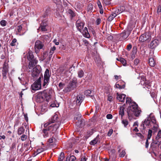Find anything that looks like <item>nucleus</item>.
<instances>
[{"mask_svg":"<svg viewBox=\"0 0 161 161\" xmlns=\"http://www.w3.org/2000/svg\"><path fill=\"white\" fill-rule=\"evenodd\" d=\"M85 24L83 20L78 17L75 23L76 27L77 30L81 33L85 37L89 38L90 36L88 32L87 28L86 27L83 30Z\"/></svg>","mask_w":161,"mask_h":161,"instance_id":"f257e3e1","label":"nucleus"},{"mask_svg":"<svg viewBox=\"0 0 161 161\" xmlns=\"http://www.w3.org/2000/svg\"><path fill=\"white\" fill-rule=\"evenodd\" d=\"M132 103V104L129 106L127 108V114L129 119L130 117H132L134 116L139 117L142 112L140 108L136 103Z\"/></svg>","mask_w":161,"mask_h":161,"instance_id":"f03ea898","label":"nucleus"},{"mask_svg":"<svg viewBox=\"0 0 161 161\" xmlns=\"http://www.w3.org/2000/svg\"><path fill=\"white\" fill-rule=\"evenodd\" d=\"M52 94V91L51 89L44 90L43 91L40 92L37 94V100L40 102H43L44 100L49 102L51 99Z\"/></svg>","mask_w":161,"mask_h":161,"instance_id":"7ed1b4c3","label":"nucleus"},{"mask_svg":"<svg viewBox=\"0 0 161 161\" xmlns=\"http://www.w3.org/2000/svg\"><path fill=\"white\" fill-rule=\"evenodd\" d=\"M59 122L58 123V124L55 125V126H53L50 125L48 128L44 129L42 130L44 137H47L48 136V131L52 134H55L57 129L59 128Z\"/></svg>","mask_w":161,"mask_h":161,"instance_id":"20e7f679","label":"nucleus"},{"mask_svg":"<svg viewBox=\"0 0 161 161\" xmlns=\"http://www.w3.org/2000/svg\"><path fill=\"white\" fill-rule=\"evenodd\" d=\"M27 58L30 61L29 68L31 69L37 64V60L34 57L33 53L31 51H29L27 53Z\"/></svg>","mask_w":161,"mask_h":161,"instance_id":"39448f33","label":"nucleus"},{"mask_svg":"<svg viewBox=\"0 0 161 161\" xmlns=\"http://www.w3.org/2000/svg\"><path fill=\"white\" fill-rule=\"evenodd\" d=\"M77 80L76 78H74L71 81L66 87L64 91L66 92H68L73 90L76 87Z\"/></svg>","mask_w":161,"mask_h":161,"instance_id":"423d86ee","label":"nucleus"},{"mask_svg":"<svg viewBox=\"0 0 161 161\" xmlns=\"http://www.w3.org/2000/svg\"><path fill=\"white\" fill-rule=\"evenodd\" d=\"M51 75V71L48 69H46L44 73V79L42 84V86L44 88H45V86L46 85H48Z\"/></svg>","mask_w":161,"mask_h":161,"instance_id":"0eeeda50","label":"nucleus"},{"mask_svg":"<svg viewBox=\"0 0 161 161\" xmlns=\"http://www.w3.org/2000/svg\"><path fill=\"white\" fill-rule=\"evenodd\" d=\"M41 77L40 76L38 80L31 85V89L32 90L35 91L41 88Z\"/></svg>","mask_w":161,"mask_h":161,"instance_id":"6e6552de","label":"nucleus"},{"mask_svg":"<svg viewBox=\"0 0 161 161\" xmlns=\"http://www.w3.org/2000/svg\"><path fill=\"white\" fill-rule=\"evenodd\" d=\"M77 116L78 117H75V119L78 120L76 122V125L78 127H82L84 125L85 121L83 119L81 118V115L80 114L78 113Z\"/></svg>","mask_w":161,"mask_h":161,"instance_id":"1a4fd4ad","label":"nucleus"},{"mask_svg":"<svg viewBox=\"0 0 161 161\" xmlns=\"http://www.w3.org/2000/svg\"><path fill=\"white\" fill-rule=\"evenodd\" d=\"M8 72V64L5 62L3 66L2 76L3 79L6 80L7 78V75Z\"/></svg>","mask_w":161,"mask_h":161,"instance_id":"9d476101","label":"nucleus"},{"mask_svg":"<svg viewBox=\"0 0 161 161\" xmlns=\"http://www.w3.org/2000/svg\"><path fill=\"white\" fill-rule=\"evenodd\" d=\"M49 121L51 122V123H55L54 124H53L51 125L50 126H55V125L58 124V123L59 122V126L61 122L59 121L58 116L57 114H55L53 116L51 119H50Z\"/></svg>","mask_w":161,"mask_h":161,"instance_id":"9b49d317","label":"nucleus"},{"mask_svg":"<svg viewBox=\"0 0 161 161\" xmlns=\"http://www.w3.org/2000/svg\"><path fill=\"white\" fill-rule=\"evenodd\" d=\"M151 120H150V116H149L146 118L144 121H143L141 125L142 128L141 129L143 130H145L146 127L145 125L147 126H149L150 125Z\"/></svg>","mask_w":161,"mask_h":161,"instance_id":"f8f14e48","label":"nucleus"},{"mask_svg":"<svg viewBox=\"0 0 161 161\" xmlns=\"http://www.w3.org/2000/svg\"><path fill=\"white\" fill-rule=\"evenodd\" d=\"M44 46L42 42L40 41H37L35 45V52L36 53H39L40 49H42Z\"/></svg>","mask_w":161,"mask_h":161,"instance_id":"ddd939ff","label":"nucleus"},{"mask_svg":"<svg viewBox=\"0 0 161 161\" xmlns=\"http://www.w3.org/2000/svg\"><path fill=\"white\" fill-rule=\"evenodd\" d=\"M151 36L149 34L147 33H145L139 37V40L142 42L148 41L150 39Z\"/></svg>","mask_w":161,"mask_h":161,"instance_id":"4468645a","label":"nucleus"},{"mask_svg":"<svg viewBox=\"0 0 161 161\" xmlns=\"http://www.w3.org/2000/svg\"><path fill=\"white\" fill-rule=\"evenodd\" d=\"M130 32L129 31H124L122 33L120 34V37L119 39L120 41L124 40L126 39L130 35Z\"/></svg>","mask_w":161,"mask_h":161,"instance_id":"2eb2a0df","label":"nucleus"},{"mask_svg":"<svg viewBox=\"0 0 161 161\" xmlns=\"http://www.w3.org/2000/svg\"><path fill=\"white\" fill-rule=\"evenodd\" d=\"M159 42L157 39L153 40L148 45V47L152 49H155L158 45Z\"/></svg>","mask_w":161,"mask_h":161,"instance_id":"dca6fc26","label":"nucleus"},{"mask_svg":"<svg viewBox=\"0 0 161 161\" xmlns=\"http://www.w3.org/2000/svg\"><path fill=\"white\" fill-rule=\"evenodd\" d=\"M85 97L82 94H79L78 95L75 101L76 102V103L78 106H80L81 103L84 100Z\"/></svg>","mask_w":161,"mask_h":161,"instance_id":"f3484780","label":"nucleus"},{"mask_svg":"<svg viewBox=\"0 0 161 161\" xmlns=\"http://www.w3.org/2000/svg\"><path fill=\"white\" fill-rule=\"evenodd\" d=\"M40 73V70L37 67L34 68L32 73V76L34 79H36L38 77Z\"/></svg>","mask_w":161,"mask_h":161,"instance_id":"a211bd4d","label":"nucleus"},{"mask_svg":"<svg viewBox=\"0 0 161 161\" xmlns=\"http://www.w3.org/2000/svg\"><path fill=\"white\" fill-rule=\"evenodd\" d=\"M66 13L69 16L71 19H72L76 15L75 12L70 9H67L66 10Z\"/></svg>","mask_w":161,"mask_h":161,"instance_id":"6ab92c4d","label":"nucleus"},{"mask_svg":"<svg viewBox=\"0 0 161 161\" xmlns=\"http://www.w3.org/2000/svg\"><path fill=\"white\" fill-rule=\"evenodd\" d=\"M152 133V131L151 130L149 129L148 131V133L147 134V138L146 140L145 147L146 148H147L149 146L148 140L150 139L151 138Z\"/></svg>","mask_w":161,"mask_h":161,"instance_id":"aec40b11","label":"nucleus"},{"mask_svg":"<svg viewBox=\"0 0 161 161\" xmlns=\"http://www.w3.org/2000/svg\"><path fill=\"white\" fill-rule=\"evenodd\" d=\"M117 99L119 100V101L121 102H125V99L126 97V95L124 94H119L118 93L117 94Z\"/></svg>","mask_w":161,"mask_h":161,"instance_id":"412c9836","label":"nucleus"},{"mask_svg":"<svg viewBox=\"0 0 161 161\" xmlns=\"http://www.w3.org/2000/svg\"><path fill=\"white\" fill-rule=\"evenodd\" d=\"M85 94L86 96H90L91 98H93V93L92 92L91 90H88L85 91Z\"/></svg>","mask_w":161,"mask_h":161,"instance_id":"4be33fe9","label":"nucleus"},{"mask_svg":"<svg viewBox=\"0 0 161 161\" xmlns=\"http://www.w3.org/2000/svg\"><path fill=\"white\" fill-rule=\"evenodd\" d=\"M25 130L23 126L19 127L18 129L17 133L19 135H21L23 134L25 132Z\"/></svg>","mask_w":161,"mask_h":161,"instance_id":"5701e85b","label":"nucleus"},{"mask_svg":"<svg viewBox=\"0 0 161 161\" xmlns=\"http://www.w3.org/2000/svg\"><path fill=\"white\" fill-rule=\"evenodd\" d=\"M149 63L151 67H154L156 64L154 59L153 58H149Z\"/></svg>","mask_w":161,"mask_h":161,"instance_id":"b1692460","label":"nucleus"},{"mask_svg":"<svg viewBox=\"0 0 161 161\" xmlns=\"http://www.w3.org/2000/svg\"><path fill=\"white\" fill-rule=\"evenodd\" d=\"M99 135L95 138L93 140L90 142V144L91 145H94L97 143L98 140Z\"/></svg>","mask_w":161,"mask_h":161,"instance_id":"393cba45","label":"nucleus"},{"mask_svg":"<svg viewBox=\"0 0 161 161\" xmlns=\"http://www.w3.org/2000/svg\"><path fill=\"white\" fill-rule=\"evenodd\" d=\"M124 84L122 86L120 85L119 84L117 83L115 84V87L117 88H119V89H124L125 87V83L124 82H122Z\"/></svg>","mask_w":161,"mask_h":161,"instance_id":"a878e982","label":"nucleus"},{"mask_svg":"<svg viewBox=\"0 0 161 161\" xmlns=\"http://www.w3.org/2000/svg\"><path fill=\"white\" fill-rule=\"evenodd\" d=\"M67 160L69 161H75L76 159V157L74 155H70L69 156H68L67 157Z\"/></svg>","mask_w":161,"mask_h":161,"instance_id":"bb28decb","label":"nucleus"},{"mask_svg":"<svg viewBox=\"0 0 161 161\" xmlns=\"http://www.w3.org/2000/svg\"><path fill=\"white\" fill-rule=\"evenodd\" d=\"M116 16V14L112 12L111 14L108 17V20L109 22H111Z\"/></svg>","mask_w":161,"mask_h":161,"instance_id":"cd10ccee","label":"nucleus"},{"mask_svg":"<svg viewBox=\"0 0 161 161\" xmlns=\"http://www.w3.org/2000/svg\"><path fill=\"white\" fill-rule=\"evenodd\" d=\"M124 108L123 106L120 107L119 110V114L121 116V118H122L124 115Z\"/></svg>","mask_w":161,"mask_h":161,"instance_id":"c85d7f7f","label":"nucleus"},{"mask_svg":"<svg viewBox=\"0 0 161 161\" xmlns=\"http://www.w3.org/2000/svg\"><path fill=\"white\" fill-rule=\"evenodd\" d=\"M126 103L127 104H128L129 106L131 104H132V103H136L135 102L133 101L130 97H127L126 98Z\"/></svg>","mask_w":161,"mask_h":161,"instance_id":"c756f323","label":"nucleus"},{"mask_svg":"<svg viewBox=\"0 0 161 161\" xmlns=\"http://www.w3.org/2000/svg\"><path fill=\"white\" fill-rule=\"evenodd\" d=\"M77 74L79 77L82 78L84 76V73L82 69H80L78 71Z\"/></svg>","mask_w":161,"mask_h":161,"instance_id":"7c9ffc66","label":"nucleus"},{"mask_svg":"<svg viewBox=\"0 0 161 161\" xmlns=\"http://www.w3.org/2000/svg\"><path fill=\"white\" fill-rule=\"evenodd\" d=\"M56 142V139L53 136L50 138L48 140V142L50 144L53 145Z\"/></svg>","mask_w":161,"mask_h":161,"instance_id":"2f4dec72","label":"nucleus"},{"mask_svg":"<svg viewBox=\"0 0 161 161\" xmlns=\"http://www.w3.org/2000/svg\"><path fill=\"white\" fill-rule=\"evenodd\" d=\"M22 27L21 25H18L17 26V31H16L17 35H20V33L22 30Z\"/></svg>","mask_w":161,"mask_h":161,"instance_id":"473e14b6","label":"nucleus"},{"mask_svg":"<svg viewBox=\"0 0 161 161\" xmlns=\"http://www.w3.org/2000/svg\"><path fill=\"white\" fill-rule=\"evenodd\" d=\"M87 10L88 12H92L93 10V7L92 4L90 3H89L87 8Z\"/></svg>","mask_w":161,"mask_h":161,"instance_id":"72a5a7b5","label":"nucleus"},{"mask_svg":"<svg viewBox=\"0 0 161 161\" xmlns=\"http://www.w3.org/2000/svg\"><path fill=\"white\" fill-rule=\"evenodd\" d=\"M117 60L120 61L124 66H125L126 64V62L125 59L123 58H120L119 59L117 58Z\"/></svg>","mask_w":161,"mask_h":161,"instance_id":"f704fd0d","label":"nucleus"},{"mask_svg":"<svg viewBox=\"0 0 161 161\" xmlns=\"http://www.w3.org/2000/svg\"><path fill=\"white\" fill-rule=\"evenodd\" d=\"M137 53V48L136 46H134L132 51V55L135 57V55Z\"/></svg>","mask_w":161,"mask_h":161,"instance_id":"c9c22d12","label":"nucleus"},{"mask_svg":"<svg viewBox=\"0 0 161 161\" xmlns=\"http://www.w3.org/2000/svg\"><path fill=\"white\" fill-rule=\"evenodd\" d=\"M64 158V154L63 152H61L58 158V161H62Z\"/></svg>","mask_w":161,"mask_h":161,"instance_id":"e433bc0d","label":"nucleus"},{"mask_svg":"<svg viewBox=\"0 0 161 161\" xmlns=\"http://www.w3.org/2000/svg\"><path fill=\"white\" fill-rule=\"evenodd\" d=\"M160 138H161V130H159L158 132L157 136L155 138V139L157 142H158V140Z\"/></svg>","mask_w":161,"mask_h":161,"instance_id":"4c0bfd02","label":"nucleus"},{"mask_svg":"<svg viewBox=\"0 0 161 161\" xmlns=\"http://www.w3.org/2000/svg\"><path fill=\"white\" fill-rule=\"evenodd\" d=\"M151 122L154 124H156V120L155 117L154 116H153L151 117L150 116Z\"/></svg>","mask_w":161,"mask_h":161,"instance_id":"58836bf2","label":"nucleus"},{"mask_svg":"<svg viewBox=\"0 0 161 161\" xmlns=\"http://www.w3.org/2000/svg\"><path fill=\"white\" fill-rule=\"evenodd\" d=\"M123 9H122V10L121 11V10H119V9H118L116 10H115L114 12H113V13L115 14H116V16H117V15L120 13L122 12L124 10V9L123 10Z\"/></svg>","mask_w":161,"mask_h":161,"instance_id":"ea45409f","label":"nucleus"},{"mask_svg":"<svg viewBox=\"0 0 161 161\" xmlns=\"http://www.w3.org/2000/svg\"><path fill=\"white\" fill-rule=\"evenodd\" d=\"M122 123L124 125L125 127H126L128 125V121L126 119H123L122 121Z\"/></svg>","mask_w":161,"mask_h":161,"instance_id":"a19ab883","label":"nucleus"},{"mask_svg":"<svg viewBox=\"0 0 161 161\" xmlns=\"http://www.w3.org/2000/svg\"><path fill=\"white\" fill-rule=\"evenodd\" d=\"M16 144V143L15 142H14L12 143L10 147L11 150L13 151L15 150Z\"/></svg>","mask_w":161,"mask_h":161,"instance_id":"79ce46f5","label":"nucleus"},{"mask_svg":"<svg viewBox=\"0 0 161 161\" xmlns=\"http://www.w3.org/2000/svg\"><path fill=\"white\" fill-rule=\"evenodd\" d=\"M49 11V10L48 9L46 10L45 13L43 14L42 15V17L43 18H46L48 16Z\"/></svg>","mask_w":161,"mask_h":161,"instance_id":"37998d69","label":"nucleus"},{"mask_svg":"<svg viewBox=\"0 0 161 161\" xmlns=\"http://www.w3.org/2000/svg\"><path fill=\"white\" fill-rule=\"evenodd\" d=\"M17 42V40L15 38L13 39L12 42L10 44V45L11 46H14L16 45V43Z\"/></svg>","mask_w":161,"mask_h":161,"instance_id":"c03bdc74","label":"nucleus"},{"mask_svg":"<svg viewBox=\"0 0 161 161\" xmlns=\"http://www.w3.org/2000/svg\"><path fill=\"white\" fill-rule=\"evenodd\" d=\"M56 47L54 46H53V47H51V48L50 50V52H49V53L53 54V53H54V51L56 50Z\"/></svg>","mask_w":161,"mask_h":161,"instance_id":"a18cd8bd","label":"nucleus"},{"mask_svg":"<svg viewBox=\"0 0 161 161\" xmlns=\"http://www.w3.org/2000/svg\"><path fill=\"white\" fill-rule=\"evenodd\" d=\"M19 119H17L15 120L14 125V127L15 128V127L18 126L19 125Z\"/></svg>","mask_w":161,"mask_h":161,"instance_id":"49530a36","label":"nucleus"},{"mask_svg":"<svg viewBox=\"0 0 161 161\" xmlns=\"http://www.w3.org/2000/svg\"><path fill=\"white\" fill-rule=\"evenodd\" d=\"M1 25L3 26H4L6 25V21L5 20H2L0 22Z\"/></svg>","mask_w":161,"mask_h":161,"instance_id":"de8ad7c7","label":"nucleus"},{"mask_svg":"<svg viewBox=\"0 0 161 161\" xmlns=\"http://www.w3.org/2000/svg\"><path fill=\"white\" fill-rule=\"evenodd\" d=\"M145 86L146 87H147L148 89L150 88L151 85V84L150 83H148L147 82H145Z\"/></svg>","mask_w":161,"mask_h":161,"instance_id":"09e8293b","label":"nucleus"},{"mask_svg":"<svg viewBox=\"0 0 161 161\" xmlns=\"http://www.w3.org/2000/svg\"><path fill=\"white\" fill-rule=\"evenodd\" d=\"M51 124V122H50L49 120V121L47 122L44 124V126L45 128H48V127L49 126V125Z\"/></svg>","mask_w":161,"mask_h":161,"instance_id":"8fccbe9b","label":"nucleus"},{"mask_svg":"<svg viewBox=\"0 0 161 161\" xmlns=\"http://www.w3.org/2000/svg\"><path fill=\"white\" fill-rule=\"evenodd\" d=\"M51 124V122H50L49 120V121L47 122L44 124V126L45 128H48V127L49 126V125Z\"/></svg>","mask_w":161,"mask_h":161,"instance_id":"3c124183","label":"nucleus"},{"mask_svg":"<svg viewBox=\"0 0 161 161\" xmlns=\"http://www.w3.org/2000/svg\"><path fill=\"white\" fill-rule=\"evenodd\" d=\"M87 159V158L85 155H84L81 156L80 161H86Z\"/></svg>","mask_w":161,"mask_h":161,"instance_id":"603ef678","label":"nucleus"},{"mask_svg":"<svg viewBox=\"0 0 161 161\" xmlns=\"http://www.w3.org/2000/svg\"><path fill=\"white\" fill-rule=\"evenodd\" d=\"M21 139L22 141H25L27 139V136L25 135H23L21 137Z\"/></svg>","mask_w":161,"mask_h":161,"instance_id":"864d4df0","label":"nucleus"},{"mask_svg":"<svg viewBox=\"0 0 161 161\" xmlns=\"http://www.w3.org/2000/svg\"><path fill=\"white\" fill-rule=\"evenodd\" d=\"M125 154V152L124 150H122L119 154L120 157H123Z\"/></svg>","mask_w":161,"mask_h":161,"instance_id":"5fc2aeb1","label":"nucleus"},{"mask_svg":"<svg viewBox=\"0 0 161 161\" xmlns=\"http://www.w3.org/2000/svg\"><path fill=\"white\" fill-rule=\"evenodd\" d=\"M113 99V97L108 95V96L107 100L110 102L112 101Z\"/></svg>","mask_w":161,"mask_h":161,"instance_id":"6e6d98bb","label":"nucleus"},{"mask_svg":"<svg viewBox=\"0 0 161 161\" xmlns=\"http://www.w3.org/2000/svg\"><path fill=\"white\" fill-rule=\"evenodd\" d=\"M101 22V20L100 18L97 19L96 21V24L97 25H98Z\"/></svg>","mask_w":161,"mask_h":161,"instance_id":"4d7b16f0","label":"nucleus"},{"mask_svg":"<svg viewBox=\"0 0 161 161\" xmlns=\"http://www.w3.org/2000/svg\"><path fill=\"white\" fill-rule=\"evenodd\" d=\"M46 26H44V25H41L40 28V27H41V29L42 31H47V29H46Z\"/></svg>","mask_w":161,"mask_h":161,"instance_id":"13d9d810","label":"nucleus"},{"mask_svg":"<svg viewBox=\"0 0 161 161\" xmlns=\"http://www.w3.org/2000/svg\"><path fill=\"white\" fill-rule=\"evenodd\" d=\"M18 79L20 80L21 83L23 85H25L27 84V82L26 81L24 82L22 80V78H20V77H18Z\"/></svg>","mask_w":161,"mask_h":161,"instance_id":"bf43d9fd","label":"nucleus"},{"mask_svg":"<svg viewBox=\"0 0 161 161\" xmlns=\"http://www.w3.org/2000/svg\"><path fill=\"white\" fill-rule=\"evenodd\" d=\"M140 61L139 59L138 58H136L134 61V64L136 65H137L139 63Z\"/></svg>","mask_w":161,"mask_h":161,"instance_id":"052dcab7","label":"nucleus"},{"mask_svg":"<svg viewBox=\"0 0 161 161\" xmlns=\"http://www.w3.org/2000/svg\"><path fill=\"white\" fill-rule=\"evenodd\" d=\"M103 1L106 5H108L111 3L109 0H103Z\"/></svg>","mask_w":161,"mask_h":161,"instance_id":"680f3d73","label":"nucleus"},{"mask_svg":"<svg viewBox=\"0 0 161 161\" xmlns=\"http://www.w3.org/2000/svg\"><path fill=\"white\" fill-rule=\"evenodd\" d=\"M113 130L112 129L109 130L108 132V133L107 135L110 136L113 133Z\"/></svg>","mask_w":161,"mask_h":161,"instance_id":"e2e57ef3","label":"nucleus"},{"mask_svg":"<svg viewBox=\"0 0 161 161\" xmlns=\"http://www.w3.org/2000/svg\"><path fill=\"white\" fill-rule=\"evenodd\" d=\"M132 46L131 44H129L127 46L126 49L128 51H130L131 49Z\"/></svg>","mask_w":161,"mask_h":161,"instance_id":"0e129e2a","label":"nucleus"},{"mask_svg":"<svg viewBox=\"0 0 161 161\" xmlns=\"http://www.w3.org/2000/svg\"><path fill=\"white\" fill-rule=\"evenodd\" d=\"M43 151V149L42 148L38 149L36 150V152L37 153H36V155H37L39 153H41Z\"/></svg>","mask_w":161,"mask_h":161,"instance_id":"69168bd1","label":"nucleus"},{"mask_svg":"<svg viewBox=\"0 0 161 161\" xmlns=\"http://www.w3.org/2000/svg\"><path fill=\"white\" fill-rule=\"evenodd\" d=\"M136 135L142 139H143L144 138V136L140 133H136Z\"/></svg>","mask_w":161,"mask_h":161,"instance_id":"338daca9","label":"nucleus"},{"mask_svg":"<svg viewBox=\"0 0 161 161\" xmlns=\"http://www.w3.org/2000/svg\"><path fill=\"white\" fill-rule=\"evenodd\" d=\"M106 118L108 119H111L113 118V116L111 114H108L106 115Z\"/></svg>","mask_w":161,"mask_h":161,"instance_id":"774afa93","label":"nucleus"}]
</instances>
